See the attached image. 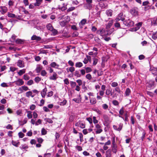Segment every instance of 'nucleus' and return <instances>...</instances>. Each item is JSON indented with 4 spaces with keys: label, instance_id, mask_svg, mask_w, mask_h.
Returning a JSON list of instances; mask_svg holds the SVG:
<instances>
[{
    "label": "nucleus",
    "instance_id": "obj_1",
    "mask_svg": "<svg viewBox=\"0 0 157 157\" xmlns=\"http://www.w3.org/2000/svg\"><path fill=\"white\" fill-rule=\"evenodd\" d=\"M123 24L126 26H132L134 24V22L130 19H128L123 21Z\"/></svg>",
    "mask_w": 157,
    "mask_h": 157
},
{
    "label": "nucleus",
    "instance_id": "obj_2",
    "mask_svg": "<svg viewBox=\"0 0 157 157\" xmlns=\"http://www.w3.org/2000/svg\"><path fill=\"white\" fill-rule=\"evenodd\" d=\"M130 13L133 16H137L138 14V9L137 8H133L130 10Z\"/></svg>",
    "mask_w": 157,
    "mask_h": 157
},
{
    "label": "nucleus",
    "instance_id": "obj_3",
    "mask_svg": "<svg viewBox=\"0 0 157 157\" xmlns=\"http://www.w3.org/2000/svg\"><path fill=\"white\" fill-rule=\"evenodd\" d=\"M154 82L152 81H150L146 84L147 88L149 90L151 88L154 87L155 86Z\"/></svg>",
    "mask_w": 157,
    "mask_h": 157
},
{
    "label": "nucleus",
    "instance_id": "obj_4",
    "mask_svg": "<svg viewBox=\"0 0 157 157\" xmlns=\"http://www.w3.org/2000/svg\"><path fill=\"white\" fill-rule=\"evenodd\" d=\"M97 33L102 36H105L107 34L106 31L105 29H103L98 30L97 31Z\"/></svg>",
    "mask_w": 157,
    "mask_h": 157
},
{
    "label": "nucleus",
    "instance_id": "obj_5",
    "mask_svg": "<svg viewBox=\"0 0 157 157\" xmlns=\"http://www.w3.org/2000/svg\"><path fill=\"white\" fill-rule=\"evenodd\" d=\"M96 132L97 134H99L102 131V130L101 128V127L99 124H97L96 125V128L95 129Z\"/></svg>",
    "mask_w": 157,
    "mask_h": 157
},
{
    "label": "nucleus",
    "instance_id": "obj_6",
    "mask_svg": "<svg viewBox=\"0 0 157 157\" xmlns=\"http://www.w3.org/2000/svg\"><path fill=\"white\" fill-rule=\"evenodd\" d=\"M17 66L18 67L22 68L25 67L24 63L23 61L19 60L16 63Z\"/></svg>",
    "mask_w": 157,
    "mask_h": 157
},
{
    "label": "nucleus",
    "instance_id": "obj_7",
    "mask_svg": "<svg viewBox=\"0 0 157 157\" xmlns=\"http://www.w3.org/2000/svg\"><path fill=\"white\" fill-rule=\"evenodd\" d=\"M116 20L117 21L121 20L122 21H124V18L123 17V13H121L119 14L116 18Z\"/></svg>",
    "mask_w": 157,
    "mask_h": 157
},
{
    "label": "nucleus",
    "instance_id": "obj_8",
    "mask_svg": "<svg viewBox=\"0 0 157 157\" xmlns=\"http://www.w3.org/2000/svg\"><path fill=\"white\" fill-rule=\"evenodd\" d=\"M75 126L78 127H80L82 128H84L85 127V124L82 123L81 121H79L76 123Z\"/></svg>",
    "mask_w": 157,
    "mask_h": 157
},
{
    "label": "nucleus",
    "instance_id": "obj_9",
    "mask_svg": "<svg viewBox=\"0 0 157 157\" xmlns=\"http://www.w3.org/2000/svg\"><path fill=\"white\" fill-rule=\"evenodd\" d=\"M142 22H140L137 24H136V27L133 28L132 29V31H136L139 29H140V27L142 26Z\"/></svg>",
    "mask_w": 157,
    "mask_h": 157
},
{
    "label": "nucleus",
    "instance_id": "obj_10",
    "mask_svg": "<svg viewBox=\"0 0 157 157\" xmlns=\"http://www.w3.org/2000/svg\"><path fill=\"white\" fill-rule=\"evenodd\" d=\"M123 124L122 123H120L119 125L118 128H117V127L115 125L113 126V128L116 130L120 131L121 130L123 127Z\"/></svg>",
    "mask_w": 157,
    "mask_h": 157
},
{
    "label": "nucleus",
    "instance_id": "obj_11",
    "mask_svg": "<svg viewBox=\"0 0 157 157\" xmlns=\"http://www.w3.org/2000/svg\"><path fill=\"white\" fill-rule=\"evenodd\" d=\"M14 83L17 85L21 86L24 84V82L22 79H19L15 81Z\"/></svg>",
    "mask_w": 157,
    "mask_h": 157
},
{
    "label": "nucleus",
    "instance_id": "obj_12",
    "mask_svg": "<svg viewBox=\"0 0 157 157\" xmlns=\"http://www.w3.org/2000/svg\"><path fill=\"white\" fill-rule=\"evenodd\" d=\"M150 70L153 75L157 76V68L151 67Z\"/></svg>",
    "mask_w": 157,
    "mask_h": 157
},
{
    "label": "nucleus",
    "instance_id": "obj_13",
    "mask_svg": "<svg viewBox=\"0 0 157 157\" xmlns=\"http://www.w3.org/2000/svg\"><path fill=\"white\" fill-rule=\"evenodd\" d=\"M0 8L1 9L0 12L2 14L6 13L7 11V8L5 6H1Z\"/></svg>",
    "mask_w": 157,
    "mask_h": 157
},
{
    "label": "nucleus",
    "instance_id": "obj_14",
    "mask_svg": "<svg viewBox=\"0 0 157 157\" xmlns=\"http://www.w3.org/2000/svg\"><path fill=\"white\" fill-rule=\"evenodd\" d=\"M87 20L85 19H83L79 23V26L80 28H82L83 27V26L85 24Z\"/></svg>",
    "mask_w": 157,
    "mask_h": 157
},
{
    "label": "nucleus",
    "instance_id": "obj_15",
    "mask_svg": "<svg viewBox=\"0 0 157 157\" xmlns=\"http://www.w3.org/2000/svg\"><path fill=\"white\" fill-rule=\"evenodd\" d=\"M47 91V89L46 88H45L43 89L41 92V95L42 98H44L46 94V92Z\"/></svg>",
    "mask_w": 157,
    "mask_h": 157
},
{
    "label": "nucleus",
    "instance_id": "obj_16",
    "mask_svg": "<svg viewBox=\"0 0 157 157\" xmlns=\"http://www.w3.org/2000/svg\"><path fill=\"white\" fill-rule=\"evenodd\" d=\"M57 78V75L56 73L54 72L53 73V74L52 75L50 76L49 77V79L51 80H56Z\"/></svg>",
    "mask_w": 157,
    "mask_h": 157
},
{
    "label": "nucleus",
    "instance_id": "obj_17",
    "mask_svg": "<svg viewBox=\"0 0 157 157\" xmlns=\"http://www.w3.org/2000/svg\"><path fill=\"white\" fill-rule=\"evenodd\" d=\"M31 39L32 40H36L37 41H40L41 38L40 36H38L35 35H33L31 37Z\"/></svg>",
    "mask_w": 157,
    "mask_h": 157
},
{
    "label": "nucleus",
    "instance_id": "obj_18",
    "mask_svg": "<svg viewBox=\"0 0 157 157\" xmlns=\"http://www.w3.org/2000/svg\"><path fill=\"white\" fill-rule=\"evenodd\" d=\"M43 67L42 66L40 65H37L36 69V71L37 73H39L40 71L42 69Z\"/></svg>",
    "mask_w": 157,
    "mask_h": 157
},
{
    "label": "nucleus",
    "instance_id": "obj_19",
    "mask_svg": "<svg viewBox=\"0 0 157 157\" xmlns=\"http://www.w3.org/2000/svg\"><path fill=\"white\" fill-rule=\"evenodd\" d=\"M50 65L51 67L56 68H58L59 66V65L56 64L55 62H52Z\"/></svg>",
    "mask_w": 157,
    "mask_h": 157
},
{
    "label": "nucleus",
    "instance_id": "obj_20",
    "mask_svg": "<svg viewBox=\"0 0 157 157\" xmlns=\"http://www.w3.org/2000/svg\"><path fill=\"white\" fill-rule=\"evenodd\" d=\"M112 151L114 153H116L117 151V144L112 145Z\"/></svg>",
    "mask_w": 157,
    "mask_h": 157
},
{
    "label": "nucleus",
    "instance_id": "obj_21",
    "mask_svg": "<svg viewBox=\"0 0 157 157\" xmlns=\"http://www.w3.org/2000/svg\"><path fill=\"white\" fill-rule=\"evenodd\" d=\"M90 103L92 104H94L96 103V100L95 98L89 97Z\"/></svg>",
    "mask_w": 157,
    "mask_h": 157
},
{
    "label": "nucleus",
    "instance_id": "obj_22",
    "mask_svg": "<svg viewBox=\"0 0 157 157\" xmlns=\"http://www.w3.org/2000/svg\"><path fill=\"white\" fill-rule=\"evenodd\" d=\"M112 13L113 11L111 10H107L106 11V13L108 16H111Z\"/></svg>",
    "mask_w": 157,
    "mask_h": 157
},
{
    "label": "nucleus",
    "instance_id": "obj_23",
    "mask_svg": "<svg viewBox=\"0 0 157 157\" xmlns=\"http://www.w3.org/2000/svg\"><path fill=\"white\" fill-rule=\"evenodd\" d=\"M12 144L13 146L17 147L20 144V142L19 141H14L12 140Z\"/></svg>",
    "mask_w": 157,
    "mask_h": 157
},
{
    "label": "nucleus",
    "instance_id": "obj_24",
    "mask_svg": "<svg viewBox=\"0 0 157 157\" xmlns=\"http://www.w3.org/2000/svg\"><path fill=\"white\" fill-rule=\"evenodd\" d=\"M131 93L130 89L128 88H127L125 91V95L126 96H128L130 95Z\"/></svg>",
    "mask_w": 157,
    "mask_h": 157
},
{
    "label": "nucleus",
    "instance_id": "obj_25",
    "mask_svg": "<svg viewBox=\"0 0 157 157\" xmlns=\"http://www.w3.org/2000/svg\"><path fill=\"white\" fill-rule=\"evenodd\" d=\"M75 70V68L74 67L72 66L69 68H67V72H73Z\"/></svg>",
    "mask_w": 157,
    "mask_h": 157
},
{
    "label": "nucleus",
    "instance_id": "obj_26",
    "mask_svg": "<svg viewBox=\"0 0 157 157\" xmlns=\"http://www.w3.org/2000/svg\"><path fill=\"white\" fill-rule=\"evenodd\" d=\"M46 28L48 30H49L50 31L52 30L53 29V27L52 26V25L50 23L46 25Z\"/></svg>",
    "mask_w": 157,
    "mask_h": 157
},
{
    "label": "nucleus",
    "instance_id": "obj_27",
    "mask_svg": "<svg viewBox=\"0 0 157 157\" xmlns=\"http://www.w3.org/2000/svg\"><path fill=\"white\" fill-rule=\"evenodd\" d=\"M86 2L87 3L89 7L88 9H90L92 7L91 4L92 3V0H86Z\"/></svg>",
    "mask_w": 157,
    "mask_h": 157
},
{
    "label": "nucleus",
    "instance_id": "obj_28",
    "mask_svg": "<svg viewBox=\"0 0 157 157\" xmlns=\"http://www.w3.org/2000/svg\"><path fill=\"white\" fill-rule=\"evenodd\" d=\"M27 121L28 119L27 118H25L24 119L23 121V123H22L21 121H19V124L20 125H23L24 124H26L27 122Z\"/></svg>",
    "mask_w": 157,
    "mask_h": 157
},
{
    "label": "nucleus",
    "instance_id": "obj_29",
    "mask_svg": "<svg viewBox=\"0 0 157 157\" xmlns=\"http://www.w3.org/2000/svg\"><path fill=\"white\" fill-rule=\"evenodd\" d=\"M59 104L60 105L63 106L65 105L67 102V101L65 99H64L62 101H59Z\"/></svg>",
    "mask_w": 157,
    "mask_h": 157
},
{
    "label": "nucleus",
    "instance_id": "obj_30",
    "mask_svg": "<svg viewBox=\"0 0 157 157\" xmlns=\"http://www.w3.org/2000/svg\"><path fill=\"white\" fill-rule=\"evenodd\" d=\"M25 69H23L20 70L18 72L17 74L20 76L22 74L25 73Z\"/></svg>",
    "mask_w": 157,
    "mask_h": 157
},
{
    "label": "nucleus",
    "instance_id": "obj_31",
    "mask_svg": "<svg viewBox=\"0 0 157 157\" xmlns=\"http://www.w3.org/2000/svg\"><path fill=\"white\" fill-rule=\"evenodd\" d=\"M111 90L110 89H107L105 91V94L107 96L109 95L110 94L111 95H112V93H111Z\"/></svg>",
    "mask_w": 157,
    "mask_h": 157
},
{
    "label": "nucleus",
    "instance_id": "obj_32",
    "mask_svg": "<svg viewBox=\"0 0 157 157\" xmlns=\"http://www.w3.org/2000/svg\"><path fill=\"white\" fill-rule=\"evenodd\" d=\"M32 92L31 91H28L26 93V95L27 97H29L30 96H31L32 97H33L34 96L32 95Z\"/></svg>",
    "mask_w": 157,
    "mask_h": 157
},
{
    "label": "nucleus",
    "instance_id": "obj_33",
    "mask_svg": "<svg viewBox=\"0 0 157 157\" xmlns=\"http://www.w3.org/2000/svg\"><path fill=\"white\" fill-rule=\"evenodd\" d=\"M27 117L28 118H31L33 116L32 114V112L30 111H27Z\"/></svg>",
    "mask_w": 157,
    "mask_h": 157
},
{
    "label": "nucleus",
    "instance_id": "obj_34",
    "mask_svg": "<svg viewBox=\"0 0 157 157\" xmlns=\"http://www.w3.org/2000/svg\"><path fill=\"white\" fill-rule=\"evenodd\" d=\"M82 63L81 62H77L75 63V67H81L82 66Z\"/></svg>",
    "mask_w": 157,
    "mask_h": 157
},
{
    "label": "nucleus",
    "instance_id": "obj_35",
    "mask_svg": "<svg viewBox=\"0 0 157 157\" xmlns=\"http://www.w3.org/2000/svg\"><path fill=\"white\" fill-rule=\"evenodd\" d=\"M42 0H36V2L35 3L34 5L36 6H39Z\"/></svg>",
    "mask_w": 157,
    "mask_h": 157
},
{
    "label": "nucleus",
    "instance_id": "obj_36",
    "mask_svg": "<svg viewBox=\"0 0 157 157\" xmlns=\"http://www.w3.org/2000/svg\"><path fill=\"white\" fill-rule=\"evenodd\" d=\"M71 86L72 88H74L76 85V83L75 82L71 81L70 82Z\"/></svg>",
    "mask_w": 157,
    "mask_h": 157
},
{
    "label": "nucleus",
    "instance_id": "obj_37",
    "mask_svg": "<svg viewBox=\"0 0 157 157\" xmlns=\"http://www.w3.org/2000/svg\"><path fill=\"white\" fill-rule=\"evenodd\" d=\"M152 37L154 40H155L157 39V32L153 33Z\"/></svg>",
    "mask_w": 157,
    "mask_h": 157
},
{
    "label": "nucleus",
    "instance_id": "obj_38",
    "mask_svg": "<svg viewBox=\"0 0 157 157\" xmlns=\"http://www.w3.org/2000/svg\"><path fill=\"white\" fill-rule=\"evenodd\" d=\"M73 100L75 102L77 103H79L81 101V98H74L73 99Z\"/></svg>",
    "mask_w": 157,
    "mask_h": 157
},
{
    "label": "nucleus",
    "instance_id": "obj_39",
    "mask_svg": "<svg viewBox=\"0 0 157 157\" xmlns=\"http://www.w3.org/2000/svg\"><path fill=\"white\" fill-rule=\"evenodd\" d=\"M20 148L21 149H26L28 148V146L26 144L22 145L20 147Z\"/></svg>",
    "mask_w": 157,
    "mask_h": 157
},
{
    "label": "nucleus",
    "instance_id": "obj_40",
    "mask_svg": "<svg viewBox=\"0 0 157 157\" xmlns=\"http://www.w3.org/2000/svg\"><path fill=\"white\" fill-rule=\"evenodd\" d=\"M111 156V152L108 150L106 151V157H110Z\"/></svg>",
    "mask_w": 157,
    "mask_h": 157
},
{
    "label": "nucleus",
    "instance_id": "obj_41",
    "mask_svg": "<svg viewBox=\"0 0 157 157\" xmlns=\"http://www.w3.org/2000/svg\"><path fill=\"white\" fill-rule=\"evenodd\" d=\"M47 74V72L45 70H42L41 72V75L43 76H45Z\"/></svg>",
    "mask_w": 157,
    "mask_h": 157
},
{
    "label": "nucleus",
    "instance_id": "obj_42",
    "mask_svg": "<svg viewBox=\"0 0 157 157\" xmlns=\"http://www.w3.org/2000/svg\"><path fill=\"white\" fill-rule=\"evenodd\" d=\"M8 16L9 17H15V14L11 13H9L8 14Z\"/></svg>",
    "mask_w": 157,
    "mask_h": 157
},
{
    "label": "nucleus",
    "instance_id": "obj_43",
    "mask_svg": "<svg viewBox=\"0 0 157 157\" xmlns=\"http://www.w3.org/2000/svg\"><path fill=\"white\" fill-rule=\"evenodd\" d=\"M34 80L36 82L38 83L41 80V78L37 76L35 78Z\"/></svg>",
    "mask_w": 157,
    "mask_h": 157
},
{
    "label": "nucleus",
    "instance_id": "obj_44",
    "mask_svg": "<svg viewBox=\"0 0 157 157\" xmlns=\"http://www.w3.org/2000/svg\"><path fill=\"white\" fill-rule=\"evenodd\" d=\"M23 78L25 80H29V79L30 77L27 75L25 74L23 76Z\"/></svg>",
    "mask_w": 157,
    "mask_h": 157
},
{
    "label": "nucleus",
    "instance_id": "obj_45",
    "mask_svg": "<svg viewBox=\"0 0 157 157\" xmlns=\"http://www.w3.org/2000/svg\"><path fill=\"white\" fill-rule=\"evenodd\" d=\"M86 78L89 80H91L92 78L91 75L90 74H87L86 76Z\"/></svg>",
    "mask_w": 157,
    "mask_h": 157
},
{
    "label": "nucleus",
    "instance_id": "obj_46",
    "mask_svg": "<svg viewBox=\"0 0 157 157\" xmlns=\"http://www.w3.org/2000/svg\"><path fill=\"white\" fill-rule=\"evenodd\" d=\"M18 135L20 138H22L25 136L24 134L22 133L21 132H19L18 133Z\"/></svg>",
    "mask_w": 157,
    "mask_h": 157
},
{
    "label": "nucleus",
    "instance_id": "obj_47",
    "mask_svg": "<svg viewBox=\"0 0 157 157\" xmlns=\"http://www.w3.org/2000/svg\"><path fill=\"white\" fill-rule=\"evenodd\" d=\"M93 65H95L97 63V62L98 61V59H97L94 58L93 59Z\"/></svg>",
    "mask_w": 157,
    "mask_h": 157
},
{
    "label": "nucleus",
    "instance_id": "obj_48",
    "mask_svg": "<svg viewBox=\"0 0 157 157\" xmlns=\"http://www.w3.org/2000/svg\"><path fill=\"white\" fill-rule=\"evenodd\" d=\"M118 83L116 82H113L111 83L112 86L113 87H117L118 86Z\"/></svg>",
    "mask_w": 157,
    "mask_h": 157
},
{
    "label": "nucleus",
    "instance_id": "obj_49",
    "mask_svg": "<svg viewBox=\"0 0 157 157\" xmlns=\"http://www.w3.org/2000/svg\"><path fill=\"white\" fill-rule=\"evenodd\" d=\"M51 31L52 32L53 35H55L57 33V31L56 29H54V28Z\"/></svg>",
    "mask_w": 157,
    "mask_h": 157
},
{
    "label": "nucleus",
    "instance_id": "obj_50",
    "mask_svg": "<svg viewBox=\"0 0 157 157\" xmlns=\"http://www.w3.org/2000/svg\"><path fill=\"white\" fill-rule=\"evenodd\" d=\"M33 81L32 80H30L27 82V84L29 86L33 84Z\"/></svg>",
    "mask_w": 157,
    "mask_h": 157
},
{
    "label": "nucleus",
    "instance_id": "obj_51",
    "mask_svg": "<svg viewBox=\"0 0 157 157\" xmlns=\"http://www.w3.org/2000/svg\"><path fill=\"white\" fill-rule=\"evenodd\" d=\"M53 94V92L52 91H50L48 92L47 95L48 97H51Z\"/></svg>",
    "mask_w": 157,
    "mask_h": 157
},
{
    "label": "nucleus",
    "instance_id": "obj_52",
    "mask_svg": "<svg viewBox=\"0 0 157 157\" xmlns=\"http://www.w3.org/2000/svg\"><path fill=\"white\" fill-rule=\"evenodd\" d=\"M75 76L77 77H80L81 76L79 74V72L77 71H76L75 72Z\"/></svg>",
    "mask_w": 157,
    "mask_h": 157
},
{
    "label": "nucleus",
    "instance_id": "obj_53",
    "mask_svg": "<svg viewBox=\"0 0 157 157\" xmlns=\"http://www.w3.org/2000/svg\"><path fill=\"white\" fill-rule=\"evenodd\" d=\"M102 106L103 108L104 109H106L108 108V105L106 104H103Z\"/></svg>",
    "mask_w": 157,
    "mask_h": 157
},
{
    "label": "nucleus",
    "instance_id": "obj_54",
    "mask_svg": "<svg viewBox=\"0 0 157 157\" xmlns=\"http://www.w3.org/2000/svg\"><path fill=\"white\" fill-rule=\"evenodd\" d=\"M103 117L105 121H108L109 120V118L107 115H104Z\"/></svg>",
    "mask_w": 157,
    "mask_h": 157
},
{
    "label": "nucleus",
    "instance_id": "obj_55",
    "mask_svg": "<svg viewBox=\"0 0 157 157\" xmlns=\"http://www.w3.org/2000/svg\"><path fill=\"white\" fill-rule=\"evenodd\" d=\"M75 9V8L74 7H71L67 9V12H70L74 10Z\"/></svg>",
    "mask_w": 157,
    "mask_h": 157
},
{
    "label": "nucleus",
    "instance_id": "obj_56",
    "mask_svg": "<svg viewBox=\"0 0 157 157\" xmlns=\"http://www.w3.org/2000/svg\"><path fill=\"white\" fill-rule=\"evenodd\" d=\"M86 73H88L92 71V69L90 67H86L85 68Z\"/></svg>",
    "mask_w": 157,
    "mask_h": 157
},
{
    "label": "nucleus",
    "instance_id": "obj_57",
    "mask_svg": "<svg viewBox=\"0 0 157 157\" xmlns=\"http://www.w3.org/2000/svg\"><path fill=\"white\" fill-rule=\"evenodd\" d=\"M22 88L23 89V90H24L25 91H27L29 90L28 87L25 86H22Z\"/></svg>",
    "mask_w": 157,
    "mask_h": 157
},
{
    "label": "nucleus",
    "instance_id": "obj_58",
    "mask_svg": "<svg viewBox=\"0 0 157 157\" xmlns=\"http://www.w3.org/2000/svg\"><path fill=\"white\" fill-rule=\"evenodd\" d=\"M43 110L46 112H48L50 111V110L46 107L44 106L43 107Z\"/></svg>",
    "mask_w": 157,
    "mask_h": 157
},
{
    "label": "nucleus",
    "instance_id": "obj_59",
    "mask_svg": "<svg viewBox=\"0 0 157 157\" xmlns=\"http://www.w3.org/2000/svg\"><path fill=\"white\" fill-rule=\"evenodd\" d=\"M41 120L39 119L35 123V125H38L39 124H40L41 123Z\"/></svg>",
    "mask_w": 157,
    "mask_h": 157
},
{
    "label": "nucleus",
    "instance_id": "obj_60",
    "mask_svg": "<svg viewBox=\"0 0 157 157\" xmlns=\"http://www.w3.org/2000/svg\"><path fill=\"white\" fill-rule=\"evenodd\" d=\"M66 21H63L60 22V25L62 26H64L66 24Z\"/></svg>",
    "mask_w": 157,
    "mask_h": 157
},
{
    "label": "nucleus",
    "instance_id": "obj_61",
    "mask_svg": "<svg viewBox=\"0 0 157 157\" xmlns=\"http://www.w3.org/2000/svg\"><path fill=\"white\" fill-rule=\"evenodd\" d=\"M41 134L43 135H44L46 134V131L44 128L42 129Z\"/></svg>",
    "mask_w": 157,
    "mask_h": 157
},
{
    "label": "nucleus",
    "instance_id": "obj_62",
    "mask_svg": "<svg viewBox=\"0 0 157 157\" xmlns=\"http://www.w3.org/2000/svg\"><path fill=\"white\" fill-rule=\"evenodd\" d=\"M76 82L78 83V85L80 86L82 84V81L80 79H78L76 80Z\"/></svg>",
    "mask_w": 157,
    "mask_h": 157
},
{
    "label": "nucleus",
    "instance_id": "obj_63",
    "mask_svg": "<svg viewBox=\"0 0 157 157\" xmlns=\"http://www.w3.org/2000/svg\"><path fill=\"white\" fill-rule=\"evenodd\" d=\"M64 83L66 85H68L69 83L68 79L67 78H65L64 80Z\"/></svg>",
    "mask_w": 157,
    "mask_h": 157
},
{
    "label": "nucleus",
    "instance_id": "obj_64",
    "mask_svg": "<svg viewBox=\"0 0 157 157\" xmlns=\"http://www.w3.org/2000/svg\"><path fill=\"white\" fill-rule=\"evenodd\" d=\"M68 64L71 66H73L74 65V63L71 60H70L68 62Z\"/></svg>",
    "mask_w": 157,
    "mask_h": 157
}]
</instances>
